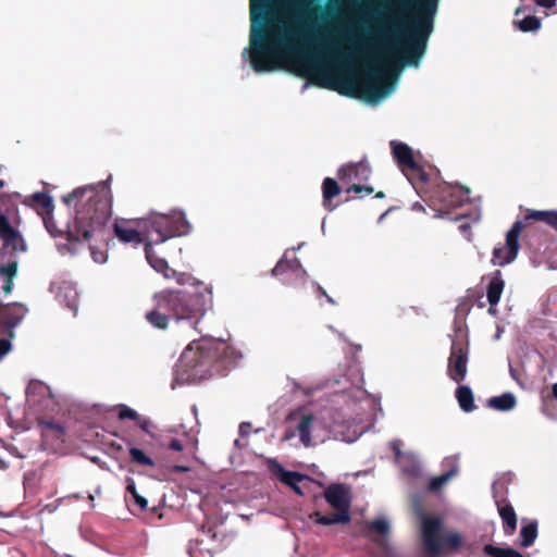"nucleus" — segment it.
Listing matches in <instances>:
<instances>
[{"instance_id":"f257e3e1","label":"nucleus","mask_w":557,"mask_h":557,"mask_svg":"<svg viewBox=\"0 0 557 557\" xmlns=\"http://www.w3.org/2000/svg\"><path fill=\"white\" fill-rule=\"evenodd\" d=\"M250 66L255 72H273L285 63L302 78L314 71V55L301 46L308 38L296 14V0H250Z\"/></svg>"},{"instance_id":"f03ea898","label":"nucleus","mask_w":557,"mask_h":557,"mask_svg":"<svg viewBox=\"0 0 557 557\" xmlns=\"http://www.w3.org/2000/svg\"><path fill=\"white\" fill-rule=\"evenodd\" d=\"M110 180L77 187L62 197V201L75 210L74 220L67 226L69 242H87L94 260L99 263L104 262V253L95 251L91 240L104 242L109 233L107 226L112 214Z\"/></svg>"},{"instance_id":"7ed1b4c3","label":"nucleus","mask_w":557,"mask_h":557,"mask_svg":"<svg viewBox=\"0 0 557 557\" xmlns=\"http://www.w3.org/2000/svg\"><path fill=\"white\" fill-rule=\"evenodd\" d=\"M437 0H393L384 22L392 26V35L401 40L397 46L406 65L418 66L423 58L434 28Z\"/></svg>"},{"instance_id":"20e7f679","label":"nucleus","mask_w":557,"mask_h":557,"mask_svg":"<svg viewBox=\"0 0 557 557\" xmlns=\"http://www.w3.org/2000/svg\"><path fill=\"white\" fill-rule=\"evenodd\" d=\"M152 301L153 307L146 312L145 318L153 327L166 330L170 320L186 322L196 327L211 302V293L197 286L165 288L156 293Z\"/></svg>"},{"instance_id":"39448f33","label":"nucleus","mask_w":557,"mask_h":557,"mask_svg":"<svg viewBox=\"0 0 557 557\" xmlns=\"http://www.w3.org/2000/svg\"><path fill=\"white\" fill-rule=\"evenodd\" d=\"M421 535L425 552L438 556L447 550H458L463 544V537L455 531H443L442 519L434 516L421 515Z\"/></svg>"},{"instance_id":"423d86ee","label":"nucleus","mask_w":557,"mask_h":557,"mask_svg":"<svg viewBox=\"0 0 557 557\" xmlns=\"http://www.w3.org/2000/svg\"><path fill=\"white\" fill-rule=\"evenodd\" d=\"M180 367L188 379L214 374V342H193L181 355Z\"/></svg>"},{"instance_id":"0eeeda50","label":"nucleus","mask_w":557,"mask_h":557,"mask_svg":"<svg viewBox=\"0 0 557 557\" xmlns=\"http://www.w3.org/2000/svg\"><path fill=\"white\" fill-rule=\"evenodd\" d=\"M393 89L392 83H386V76L377 70H368L358 84V88L350 79H345L339 89L343 95L360 97L368 102L375 103L388 95Z\"/></svg>"},{"instance_id":"6e6552de","label":"nucleus","mask_w":557,"mask_h":557,"mask_svg":"<svg viewBox=\"0 0 557 557\" xmlns=\"http://www.w3.org/2000/svg\"><path fill=\"white\" fill-rule=\"evenodd\" d=\"M325 500L336 510L331 515H322L315 511L311 515L314 522L322 525L346 524L350 522L351 497L349 490L344 484H331L324 491Z\"/></svg>"},{"instance_id":"1a4fd4ad","label":"nucleus","mask_w":557,"mask_h":557,"mask_svg":"<svg viewBox=\"0 0 557 557\" xmlns=\"http://www.w3.org/2000/svg\"><path fill=\"white\" fill-rule=\"evenodd\" d=\"M151 230L157 233V243H164L166 239L183 236L189 233L190 224L183 211L173 210L168 214L151 213L148 219Z\"/></svg>"},{"instance_id":"9d476101","label":"nucleus","mask_w":557,"mask_h":557,"mask_svg":"<svg viewBox=\"0 0 557 557\" xmlns=\"http://www.w3.org/2000/svg\"><path fill=\"white\" fill-rule=\"evenodd\" d=\"M0 261L18 260L17 255L26 252L27 243L16 225L0 211Z\"/></svg>"},{"instance_id":"9b49d317","label":"nucleus","mask_w":557,"mask_h":557,"mask_svg":"<svg viewBox=\"0 0 557 557\" xmlns=\"http://www.w3.org/2000/svg\"><path fill=\"white\" fill-rule=\"evenodd\" d=\"M469 343L465 337H456L451 342L447 363V375L457 384H461L468 373Z\"/></svg>"},{"instance_id":"f8f14e48","label":"nucleus","mask_w":557,"mask_h":557,"mask_svg":"<svg viewBox=\"0 0 557 557\" xmlns=\"http://www.w3.org/2000/svg\"><path fill=\"white\" fill-rule=\"evenodd\" d=\"M524 231V224L516 221L506 234L505 244L494 247L492 253V263L498 267H505L513 262L520 249L519 238Z\"/></svg>"},{"instance_id":"ddd939ff","label":"nucleus","mask_w":557,"mask_h":557,"mask_svg":"<svg viewBox=\"0 0 557 557\" xmlns=\"http://www.w3.org/2000/svg\"><path fill=\"white\" fill-rule=\"evenodd\" d=\"M271 274L278 277L285 285H295L297 281L305 283L307 273L297 257L287 259L285 253L272 269Z\"/></svg>"},{"instance_id":"4468645a","label":"nucleus","mask_w":557,"mask_h":557,"mask_svg":"<svg viewBox=\"0 0 557 557\" xmlns=\"http://www.w3.org/2000/svg\"><path fill=\"white\" fill-rule=\"evenodd\" d=\"M391 148L394 159L403 170H410L417 174L422 183H426L429 180L428 174L416 162L413 158L412 149L401 141L392 140Z\"/></svg>"},{"instance_id":"2eb2a0df","label":"nucleus","mask_w":557,"mask_h":557,"mask_svg":"<svg viewBox=\"0 0 557 557\" xmlns=\"http://www.w3.org/2000/svg\"><path fill=\"white\" fill-rule=\"evenodd\" d=\"M242 358L234 347L225 342H214V373L225 375Z\"/></svg>"},{"instance_id":"dca6fc26","label":"nucleus","mask_w":557,"mask_h":557,"mask_svg":"<svg viewBox=\"0 0 557 557\" xmlns=\"http://www.w3.org/2000/svg\"><path fill=\"white\" fill-rule=\"evenodd\" d=\"M23 307L18 304H2L0 301V335L13 336V329L23 319Z\"/></svg>"},{"instance_id":"f3484780","label":"nucleus","mask_w":557,"mask_h":557,"mask_svg":"<svg viewBox=\"0 0 557 557\" xmlns=\"http://www.w3.org/2000/svg\"><path fill=\"white\" fill-rule=\"evenodd\" d=\"M268 468L272 475H274L277 480H280L283 484L290 487L297 495H302V491L298 485L301 481L307 479L305 474H301L296 471L286 470L278 461L275 459H270L268 461Z\"/></svg>"},{"instance_id":"a211bd4d","label":"nucleus","mask_w":557,"mask_h":557,"mask_svg":"<svg viewBox=\"0 0 557 557\" xmlns=\"http://www.w3.org/2000/svg\"><path fill=\"white\" fill-rule=\"evenodd\" d=\"M532 221L543 222L557 232V210H528L521 221L524 224L525 235L536 231Z\"/></svg>"},{"instance_id":"6ab92c4d","label":"nucleus","mask_w":557,"mask_h":557,"mask_svg":"<svg viewBox=\"0 0 557 557\" xmlns=\"http://www.w3.org/2000/svg\"><path fill=\"white\" fill-rule=\"evenodd\" d=\"M372 171L370 165L364 162L360 161L357 163H348L339 168L338 170V177L342 181H358V182H366L370 178Z\"/></svg>"},{"instance_id":"aec40b11","label":"nucleus","mask_w":557,"mask_h":557,"mask_svg":"<svg viewBox=\"0 0 557 557\" xmlns=\"http://www.w3.org/2000/svg\"><path fill=\"white\" fill-rule=\"evenodd\" d=\"M437 199L443 203V209H440L442 212L443 210L460 207L466 200V195L459 187L445 185L437 191Z\"/></svg>"},{"instance_id":"412c9836","label":"nucleus","mask_w":557,"mask_h":557,"mask_svg":"<svg viewBox=\"0 0 557 557\" xmlns=\"http://www.w3.org/2000/svg\"><path fill=\"white\" fill-rule=\"evenodd\" d=\"M443 467L446 469L441 475L434 476L429 483V491L435 492L442 488L451 478L457 475L459 471L458 459L456 456H450L444 459Z\"/></svg>"},{"instance_id":"4be33fe9","label":"nucleus","mask_w":557,"mask_h":557,"mask_svg":"<svg viewBox=\"0 0 557 557\" xmlns=\"http://www.w3.org/2000/svg\"><path fill=\"white\" fill-rule=\"evenodd\" d=\"M504 288L505 281L502 277V272L499 270H496L491 274V278L486 289V296L491 307L498 305ZM490 311H492V308H490Z\"/></svg>"},{"instance_id":"5701e85b","label":"nucleus","mask_w":557,"mask_h":557,"mask_svg":"<svg viewBox=\"0 0 557 557\" xmlns=\"http://www.w3.org/2000/svg\"><path fill=\"white\" fill-rule=\"evenodd\" d=\"M18 260L0 261V277L4 278L3 293L10 294L13 288V281L17 274Z\"/></svg>"},{"instance_id":"b1692460","label":"nucleus","mask_w":557,"mask_h":557,"mask_svg":"<svg viewBox=\"0 0 557 557\" xmlns=\"http://www.w3.org/2000/svg\"><path fill=\"white\" fill-rule=\"evenodd\" d=\"M341 194L338 183L331 177H326L322 183L323 207L327 211H333L337 206L333 203V198Z\"/></svg>"},{"instance_id":"393cba45","label":"nucleus","mask_w":557,"mask_h":557,"mask_svg":"<svg viewBox=\"0 0 557 557\" xmlns=\"http://www.w3.org/2000/svg\"><path fill=\"white\" fill-rule=\"evenodd\" d=\"M35 208L39 213L51 214L53 211L52 198L46 193H35L24 201Z\"/></svg>"},{"instance_id":"a878e982","label":"nucleus","mask_w":557,"mask_h":557,"mask_svg":"<svg viewBox=\"0 0 557 557\" xmlns=\"http://www.w3.org/2000/svg\"><path fill=\"white\" fill-rule=\"evenodd\" d=\"M145 255L149 264L157 271L164 275V277L170 278V270L169 263L165 259L157 256L153 251L150 243L145 245Z\"/></svg>"},{"instance_id":"bb28decb","label":"nucleus","mask_w":557,"mask_h":557,"mask_svg":"<svg viewBox=\"0 0 557 557\" xmlns=\"http://www.w3.org/2000/svg\"><path fill=\"white\" fill-rule=\"evenodd\" d=\"M517 405V399L512 393H504L500 396L492 397L487 400V406L498 411H509Z\"/></svg>"},{"instance_id":"cd10ccee","label":"nucleus","mask_w":557,"mask_h":557,"mask_svg":"<svg viewBox=\"0 0 557 557\" xmlns=\"http://www.w3.org/2000/svg\"><path fill=\"white\" fill-rule=\"evenodd\" d=\"M456 398L465 412H472L476 408L472 389L467 385H459L457 387Z\"/></svg>"},{"instance_id":"c85d7f7f","label":"nucleus","mask_w":557,"mask_h":557,"mask_svg":"<svg viewBox=\"0 0 557 557\" xmlns=\"http://www.w3.org/2000/svg\"><path fill=\"white\" fill-rule=\"evenodd\" d=\"M396 462L406 474L414 476L420 472L419 459L417 455L411 451H406Z\"/></svg>"},{"instance_id":"c756f323","label":"nucleus","mask_w":557,"mask_h":557,"mask_svg":"<svg viewBox=\"0 0 557 557\" xmlns=\"http://www.w3.org/2000/svg\"><path fill=\"white\" fill-rule=\"evenodd\" d=\"M114 234L124 243H141L144 240L140 232L135 228L126 227L123 223L114 224Z\"/></svg>"},{"instance_id":"7c9ffc66","label":"nucleus","mask_w":557,"mask_h":557,"mask_svg":"<svg viewBox=\"0 0 557 557\" xmlns=\"http://www.w3.org/2000/svg\"><path fill=\"white\" fill-rule=\"evenodd\" d=\"M499 516L504 522V532L511 535L517 529V515L513 507L507 504L498 509Z\"/></svg>"},{"instance_id":"2f4dec72","label":"nucleus","mask_w":557,"mask_h":557,"mask_svg":"<svg viewBox=\"0 0 557 557\" xmlns=\"http://www.w3.org/2000/svg\"><path fill=\"white\" fill-rule=\"evenodd\" d=\"M314 421V417L312 413L304 414L297 425V431L300 437V442L305 446H309L311 444V426Z\"/></svg>"},{"instance_id":"473e14b6","label":"nucleus","mask_w":557,"mask_h":557,"mask_svg":"<svg viewBox=\"0 0 557 557\" xmlns=\"http://www.w3.org/2000/svg\"><path fill=\"white\" fill-rule=\"evenodd\" d=\"M483 553L491 557H523V555L515 548H503L492 544H485L483 546Z\"/></svg>"},{"instance_id":"72a5a7b5","label":"nucleus","mask_w":557,"mask_h":557,"mask_svg":"<svg viewBox=\"0 0 557 557\" xmlns=\"http://www.w3.org/2000/svg\"><path fill=\"white\" fill-rule=\"evenodd\" d=\"M520 536H521V542H520V545L522 547H530L535 539L537 537V522L536 521H532L530 523H528L527 525H523L520 530Z\"/></svg>"},{"instance_id":"f704fd0d","label":"nucleus","mask_w":557,"mask_h":557,"mask_svg":"<svg viewBox=\"0 0 557 557\" xmlns=\"http://www.w3.org/2000/svg\"><path fill=\"white\" fill-rule=\"evenodd\" d=\"M128 454H129L131 460L135 463L141 465V466H148V467L154 466V461L150 457H148L145 454V451L140 448L131 447L128 449Z\"/></svg>"},{"instance_id":"c9c22d12","label":"nucleus","mask_w":557,"mask_h":557,"mask_svg":"<svg viewBox=\"0 0 557 557\" xmlns=\"http://www.w3.org/2000/svg\"><path fill=\"white\" fill-rule=\"evenodd\" d=\"M521 32H534L541 27V20L535 15H528L519 22H515Z\"/></svg>"},{"instance_id":"e433bc0d","label":"nucleus","mask_w":557,"mask_h":557,"mask_svg":"<svg viewBox=\"0 0 557 557\" xmlns=\"http://www.w3.org/2000/svg\"><path fill=\"white\" fill-rule=\"evenodd\" d=\"M126 492L132 495L135 504L138 505L141 509H145L147 507L148 502L145 497L138 494L133 478H126Z\"/></svg>"},{"instance_id":"4c0bfd02","label":"nucleus","mask_w":557,"mask_h":557,"mask_svg":"<svg viewBox=\"0 0 557 557\" xmlns=\"http://www.w3.org/2000/svg\"><path fill=\"white\" fill-rule=\"evenodd\" d=\"M170 275V278H174L180 285H183V287L197 286L199 289L205 288L200 283H191L194 278L187 273H178L175 270L171 269Z\"/></svg>"},{"instance_id":"58836bf2","label":"nucleus","mask_w":557,"mask_h":557,"mask_svg":"<svg viewBox=\"0 0 557 557\" xmlns=\"http://www.w3.org/2000/svg\"><path fill=\"white\" fill-rule=\"evenodd\" d=\"M367 525L370 531H374L382 536L386 535L389 532V524L384 519H375L373 521L368 522Z\"/></svg>"},{"instance_id":"ea45409f","label":"nucleus","mask_w":557,"mask_h":557,"mask_svg":"<svg viewBox=\"0 0 557 557\" xmlns=\"http://www.w3.org/2000/svg\"><path fill=\"white\" fill-rule=\"evenodd\" d=\"M42 426L45 435H47L48 432H51L57 438H62L65 434L64 428L61 424L55 423L53 421H46L42 423Z\"/></svg>"},{"instance_id":"a19ab883","label":"nucleus","mask_w":557,"mask_h":557,"mask_svg":"<svg viewBox=\"0 0 557 557\" xmlns=\"http://www.w3.org/2000/svg\"><path fill=\"white\" fill-rule=\"evenodd\" d=\"M117 417L120 420H139V414L132 408L127 407L126 405H120L119 406V413Z\"/></svg>"},{"instance_id":"79ce46f5","label":"nucleus","mask_w":557,"mask_h":557,"mask_svg":"<svg viewBox=\"0 0 557 557\" xmlns=\"http://www.w3.org/2000/svg\"><path fill=\"white\" fill-rule=\"evenodd\" d=\"M348 194L349 193H356V194H360L362 191H364L367 195H370L374 191L373 187L372 186H366V185H360V184H352L351 186H349L346 190Z\"/></svg>"},{"instance_id":"37998d69","label":"nucleus","mask_w":557,"mask_h":557,"mask_svg":"<svg viewBox=\"0 0 557 557\" xmlns=\"http://www.w3.org/2000/svg\"><path fill=\"white\" fill-rule=\"evenodd\" d=\"M401 445L403 443L400 440H395L391 443V448L394 453L396 461L399 460V458L406 453L401 450Z\"/></svg>"},{"instance_id":"c03bdc74","label":"nucleus","mask_w":557,"mask_h":557,"mask_svg":"<svg viewBox=\"0 0 557 557\" xmlns=\"http://www.w3.org/2000/svg\"><path fill=\"white\" fill-rule=\"evenodd\" d=\"M11 350V343L7 338H0V359Z\"/></svg>"},{"instance_id":"a18cd8bd","label":"nucleus","mask_w":557,"mask_h":557,"mask_svg":"<svg viewBox=\"0 0 557 557\" xmlns=\"http://www.w3.org/2000/svg\"><path fill=\"white\" fill-rule=\"evenodd\" d=\"M168 448L175 451H182L184 449V445L177 438H172L168 445Z\"/></svg>"},{"instance_id":"49530a36","label":"nucleus","mask_w":557,"mask_h":557,"mask_svg":"<svg viewBox=\"0 0 557 557\" xmlns=\"http://www.w3.org/2000/svg\"><path fill=\"white\" fill-rule=\"evenodd\" d=\"M135 422L138 424V426L144 431V432H149V429H150V425H151V422L150 420L148 419H143L139 417V420H135Z\"/></svg>"},{"instance_id":"de8ad7c7","label":"nucleus","mask_w":557,"mask_h":557,"mask_svg":"<svg viewBox=\"0 0 557 557\" xmlns=\"http://www.w3.org/2000/svg\"><path fill=\"white\" fill-rule=\"evenodd\" d=\"M557 0H534V2L542 8L550 9L555 7Z\"/></svg>"},{"instance_id":"09e8293b","label":"nucleus","mask_w":557,"mask_h":557,"mask_svg":"<svg viewBox=\"0 0 557 557\" xmlns=\"http://www.w3.org/2000/svg\"><path fill=\"white\" fill-rule=\"evenodd\" d=\"M250 426L251 425L248 422L240 423V425H239V433H240V435H247L248 432H249Z\"/></svg>"},{"instance_id":"8fccbe9b","label":"nucleus","mask_w":557,"mask_h":557,"mask_svg":"<svg viewBox=\"0 0 557 557\" xmlns=\"http://www.w3.org/2000/svg\"><path fill=\"white\" fill-rule=\"evenodd\" d=\"M173 471L177 472V473H184V472H187L189 471V468L186 467V466H181V465H175L173 467Z\"/></svg>"},{"instance_id":"3c124183","label":"nucleus","mask_w":557,"mask_h":557,"mask_svg":"<svg viewBox=\"0 0 557 557\" xmlns=\"http://www.w3.org/2000/svg\"><path fill=\"white\" fill-rule=\"evenodd\" d=\"M459 230H460L462 233L468 232V231L470 230V225H469V223H467V222L461 223V224L459 225Z\"/></svg>"},{"instance_id":"603ef678","label":"nucleus","mask_w":557,"mask_h":557,"mask_svg":"<svg viewBox=\"0 0 557 557\" xmlns=\"http://www.w3.org/2000/svg\"><path fill=\"white\" fill-rule=\"evenodd\" d=\"M317 292L323 297L327 295L326 290L320 285H317Z\"/></svg>"},{"instance_id":"864d4df0","label":"nucleus","mask_w":557,"mask_h":557,"mask_svg":"<svg viewBox=\"0 0 557 557\" xmlns=\"http://www.w3.org/2000/svg\"><path fill=\"white\" fill-rule=\"evenodd\" d=\"M69 308L73 311L74 314L77 313L78 308L75 301L69 304Z\"/></svg>"},{"instance_id":"5fc2aeb1","label":"nucleus","mask_w":557,"mask_h":557,"mask_svg":"<svg viewBox=\"0 0 557 557\" xmlns=\"http://www.w3.org/2000/svg\"><path fill=\"white\" fill-rule=\"evenodd\" d=\"M552 394L557 399V383H555L552 387Z\"/></svg>"},{"instance_id":"6e6d98bb","label":"nucleus","mask_w":557,"mask_h":557,"mask_svg":"<svg viewBox=\"0 0 557 557\" xmlns=\"http://www.w3.org/2000/svg\"><path fill=\"white\" fill-rule=\"evenodd\" d=\"M325 298H326L327 302H330L331 305L336 304L335 300L330 295H326Z\"/></svg>"},{"instance_id":"4d7b16f0","label":"nucleus","mask_w":557,"mask_h":557,"mask_svg":"<svg viewBox=\"0 0 557 557\" xmlns=\"http://www.w3.org/2000/svg\"><path fill=\"white\" fill-rule=\"evenodd\" d=\"M384 197H385L384 191H377V193L375 194V198H384Z\"/></svg>"},{"instance_id":"13d9d810","label":"nucleus","mask_w":557,"mask_h":557,"mask_svg":"<svg viewBox=\"0 0 557 557\" xmlns=\"http://www.w3.org/2000/svg\"><path fill=\"white\" fill-rule=\"evenodd\" d=\"M5 185L3 180H0V188H2Z\"/></svg>"},{"instance_id":"bf43d9fd","label":"nucleus","mask_w":557,"mask_h":557,"mask_svg":"<svg viewBox=\"0 0 557 557\" xmlns=\"http://www.w3.org/2000/svg\"><path fill=\"white\" fill-rule=\"evenodd\" d=\"M462 218H463V216L459 215V216H456V218H455V220H456V221H459V220H461Z\"/></svg>"},{"instance_id":"052dcab7","label":"nucleus","mask_w":557,"mask_h":557,"mask_svg":"<svg viewBox=\"0 0 557 557\" xmlns=\"http://www.w3.org/2000/svg\"><path fill=\"white\" fill-rule=\"evenodd\" d=\"M414 207H419V209H423L422 205L416 203Z\"/></svg>"}]
</instances>
